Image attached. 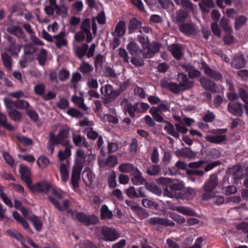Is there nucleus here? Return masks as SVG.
Returning <instances> with one entry per match:
<instances>
[{"label":"nucleus","mask_w":248,"mask_h":248,"mask_svg":"<svg viewBox=\"0 0 248 248\" xmlns=\"http://www.w3.org/2000/svg\"><path fill=\"white\" fill-rule=\"evenodd\" d=\"M218 184L217 174L216 173L211 174L209 179L205 182L203 186V193L202 194V199L207 201L214 198L216 194L214 190Z\"/></svg>","instance_id":"obj_1"},{"label":"nucleus","mask_w":248,"mask_h":248,"mask_svg":"<svg viewBox=\"0 0 248 248\" xmlns=\"http://www.w3.org/2000/svg\"><path fill=\"white\" fill-rule=\"evenodd\" d=\"M31 190L33 192H43L47 193L51 192L59 199H62V194L55 189L51 184L46 181H42L33 185L31 187Z\"/></svg>","instance_id":"obj_2"},{"label":"nucleus","mask_w":248,"mask_h":248,"mask_svg":"<svg viewBox=\"0 0 248 248\" xmlns=\"http://www.w3.org/2000/svg\"><path fill=\"white\" fill-rule=\"evenodd\" d=\"M48 199L50 202L55 206L60 211L66 210L67 213L69 214L70 216L74 219H78V212L73 211L69 207V202L68 200L63 201V206H61L57 200L51 196H49Z\"/></svg>","instance_id":"obj_3"},{"label":"nucleus","mask_w":248,"mask_h":248,"mask_svg":"<svg viewBox=\"0 0 248 248\" xmlns=\"http://www.w3.org/2000/svg\"><path fill=\"white\" fill-rule=\"evenodd\" d=\"M227 132V129H213L210 132L214 135V136H207L205 137V140L213 143L219 144L226 140V137L223 133Z\"/></svg>","instance_id":"obj_4"},{"label":"nucleus","mask_w":248,"mask_h":248,"mask_svg":"<svg viewBox=\"0 0 248 248\" xmlns=\"http://www.w3.org/2000/svg\"><path fill=\"white\" fill-rule=\"evenodd\" d=\"M184 185L182 183H171L166 186L163 191V195L171 198H179V192L183 189Z\"/></svg>","instance_id":"obj_5"},{"label":"nucleus","mask_w":248,"mask_h":248,"mask_svg":"<svg viewBox=\"0 0 248 248\" xmlns=\"http://www.w3.org/2000/svg\"><path fill=\"white\" fill-rule=\"evenodd\" d=\"M90 20L89 18H86L81 25V31H78V42L84 39L86 34V41L90 43L93 39L92 35L90 31Z\"/></svg>","instance_id":"obj_6"},{"label":"nucleus","mask_w":248,"mask_h":248,"mask_svg":"<svg viewBox=\"0 0 248 248\" xmlns=\"http://www.w3.org/2000/svg\"><path fill=\"white\" fill-rule=\"evenodd\" d=\"M101 238L106 241H114L120 237L116 230L106 226L101 228Z\"/></svg>","instance_id":"obj_7"},{"label":"nucleus","mask_w":248,"mask_h":248,"mask_svg":"<svg viewBox=\"0 0 248 248\" xmlns=\"http://www.w3.org/2000/svg\"><path fill=\"white\" fill-rule=\"evenodd\" d=\"M19 172L21 179L27 184L31 189L32 181L31 177V169L27 166L21 165L19 166Z\"/></svg>","instance_id":"obj_8"},{"label":"nucleus","mask_w":248,"mask_h":248,"mask_svg":"<svg viewBox=\"0 0 248 248\" xmlns=\"http://www.w3.org/2000/svg\"><path fill=\"white\" fill-rule=\"evenodd\" d=\"M148 222L151 226H174L175 223L173 221L167 218H162L158 217H154L150 218Z\"/></svg>","instance_id":"obj_9"},{"label":"nucleus","mask_w":248,"mask_h":248,"mask_svg":"<svg viewBox=\"0 0 248 248\" xmlns=\"http://www.w3.org/2000/svg\"><path fill=\"white\" fill-rule=\"evenodd\" d=\"M7 39L8 42L7 51L13 56H18L20 52L22 46L16 44V39L11 36H8Z\"/></svg>","instance_id":"obj_10"},{"label":"nucleus","mask_w":248,"mask_h":248,"mask_svg":"<svg viewBox=\"0 0 248 248\" xmlns=\"http://www.w3.org/2000/svg\"><path fill=\"white\" fill-rule=\"evenodd\" d=\"M78 221L86 226L96 224L98 218L95 216L87 215L82 213H78Z\"/></svg>","instance_id":"obj_11"},{"label":"nucleus","mask_w":248,"mask_h":248,"mask_svg":"<svg viewBox=\"0 0 248 248\" xmlns=\"http://www.w3.org/2000/svg\"><path fill=\"white\" fill-rule=\"evenodd\" d=\"M69 24L70 25L69 31L75 33L73 48L75 56L78 57V32H76L75 30V28L78 25V17L72 16L69 21Z\"/></svg>","instance_id":"obj_12"},{"label":"nucleus","mask_w":248,"mask_h":248,"mask_svg":"<svg viewBox=\"0 0 248 248\" xmlns=\"http://www.w3.org/2000/svg\"><path fill=\"white\" fill-rule=\"evenodd\" d=\"M177 80L183 91L190 89L193 86V82L190 80L187 76L183 73L178 75Z\"/></svg>","instance_id":"obj_13"},{"label":"nucleus","mask_w":248,"mask_h":248,"mask_svg":"<svg viewBox=\"0 0 248 248\" xmlns=\"http://www.w3.org/2000/svg\"><path fill=\"white\" fill-rule=\"evenodd\" d=\"M75 165L73 168L71 183L75 192L78 190V149L76 150L75 157Z\"/></svg>","instance_id":"obj_14"},{"label":"nucleus","mask_w":248,"mask_h":248,"mask_svg":"<svg viewBox=\"0 0 248 248\" xmlns=\"http://www.w3.org/2000/svg\"><path fill=\"white\" fill-rule=\"evenodd\" d=\"M202 66L204 69V73L207 76L216 81L222 80V76L219 72L212 69L205 62L202 63Z\"/></svg>","instance_id":"obj_15"},{"label":"nucleus","mask_w":248,"mask_h":248,"mask_svg":"<svg viewBox=\"0 0 248 248\" xmlns=\"http://www.w3.org/2000/svg\"><path fill=\"white\" fill-rule=\"evenodd\" d=\"M69 128L67 127H62L60 129L59 133L55 137L58 140L59 144L66 145L69 143V140H66L69 136Z\"/></svg>","instance_id":"obj_16"},{"label":"nucleus","mask_w":248,"mask_h":248,"mask_svg":"<svg viewBox=\"0 0 248 248\" xmlns=\"http://www.w3.org/2000/svg\"><path fill=\"white\" fill-rule=\"evenodd\" d=\"M228 111L236 116H241L243 115L242 104L240 103H229L228 105Z\"/></svg>","instance_id":"obj_17"},{"label":"nucleus","mask_w":248,"mask_h":248,"mask_svg":"<svg viewBox=\"0 0 248 248\" xmlns=\"http://www.w3.org/2000/svg\"><path fill=\"white\" fill-rule=\"evenodd\" d=\"M160 47L161 45L158 42H154L151 44L149 43L148 46L144 48L147 49L145 57L149 58H152L159 51Z\"/></svg>","instance_id":"obj_18"},{"label":"nucleus","mask_w":248,"mask_h":248,"mask_svg":"<svg viewBox=\"0 0 248 248\" xmlns=\"http://www.w3.org/2000/svg\"><path fill=\"white\" fill-rule=\"evenodd\" d=\"M246 60L242 54L236 55L232 61V66L236 69H239L245 67Z\"/></svg>","instance_id":"obj_19"},{"label":"nucleus","mask_w":248,"mask_h":248,"mask_svg":"<svg viewBox=\"0 0 248 248\" xmlns=\"http://www.w3.org/2000/svg\"><path fill=\"white\" fill-rule=\"evenodd\" d=\"M200 82L205 90L213 93L217 92L216 84L214 81L204 77H202L200 79Z\"/></svg>","instance_id":"obj_20"},{"label":"nucleus","mask_w":248,"mask_h":248,"mask_svg":"<svg viewBox=\"0 0 248 248\" xmlns=\"http://www.w3.org/2000/svg\"><path fill=\"white\" fill-rule=\"evenodd\" d=\"M117 158L114 155H111L108 156L106 160L102 159L99 160L100 166L104 167L106 166L112 168L117 164Z\"/></svg>","instance_id":"obj_21"},{"label":"nucleus","mask_w":248,"mask_h":248,"mask_svg":"<svg viewBox=\"0 0 248 248\" xmlns=\"http://www.w3.org/2000/svg\"><path fill=\"white\" fill-rule=\"evenodd\" d=\"M196 195V191L192 188H187L179 192V198L181 199L191 200Z\"/></svg>","instance_id":"obj_22"},{"label":"nucleus","mask_w":248,"mask_h":248,"mask_svg":"<svg viewBox=\"0 0 248 248\" xmlns=\"http://www.w3.org/2000/svg\"><path fill=\"white\" fill-rule=\"evenodd\" d=\"M175 154L177 156L194 158L196 154L190 150V148H184L175 151Z\"/></svg>","instance_id":"obj_23"},{"label":"nucleus","mask_w":248,"mask_h":248,"mask_svg":"<svg viewBox=\"0 0 248 248\" xmlns=\"http://www.w3.org/2000/svg\"><path fill=\"white\" fill-rule=\"evenodd\" d=\"M126 31L125 22L121 20L118 22L115 27V31L112 33L113 36L121 37L123 36Z\"/></svg>","instance_id":"obj_24"},{"label":"nucleus","mask_w":248,"mask_h":248,"mask_svg":"<svg viewBox=\"0 0 248 248\" xmlns=\"http://www.w3.org/2000/svg\"><path fill=\"white\" fill-rule=\"evenodd\" d=\"M214 0H201L199 3L200 10L204 13H208L210 9L214 7Z\"/></svg>","instance_id":"obj_25"},{"label":"nucleus","mask_w":248,"mask_h":248,"mask_svg":"<svg viewBox=\"0 0 248 248\" xmlns=\"http://www.w3.org/2000/svg\"><path fill=\"white\" fill-rule=\"evenodd\" d=\"M54 9L56 14L58 15L63 16H65L67 14L68 9L64 0H61L60 4L56 5Z\"/></svg>","instance_id":"obj_26"},{"label":"nucleus","mask_w":248,"mask_h":248,"mask_svg":"<svg viewBox=\"0 0 248 248\" xmlns=\"http://www.w3.org/2000/svg\"><path fill=\"white\" fill-rule=\"evenodd\" d=\"M181 32L186 35L194 34L196 30L192 23L183 24L179 26Z\"/></svg>","instance_id":"obj_27"},{"label":"nucleus","mask_w":248,"mask_h":248,"mask_svg":"<svg viewBox=\"0 0 248 248\" xmlns=\"http://www.w3.org/2000/svg\"><path fill=\"white\" fill-rule=\"evenodd\" d=\"M59 141L57 138L55 137V135L51 133L50 134V138L47 143V149L49 153V154L51 155L53 154L54 151V145H59Z\"/></svg>","instance_id":"obj_28"},{"label":"nucleus","mask_w":248,"mask_h":248,"mask_svg":"<svg viewBox=\"0 0 248 248\" xmlns=\"http://www.w3.org/2000/svg\"><path fill=\"white\" fill-rule=\"evenodd\" d=\"M132 175L133 176V177L132 178L131 181L135 185H142L146 181V180L142 176L141 173L138 169Z\"/></svg>","instance_id":"obj_29"},{"label":"nucleus","mask_w":248,"mask_h":248,"mask_svg":"<svg viewBox=\"0 0 248 248\" xmlns=\"http://www.w3.org/2000/svg\"><path fill=\"white\" fill-rule=\"evenodd\" d=\"M7 31L10 34H13L18 37H22L24 35V32L21 27L19 26H10L7 28Z\"/></svg>","instance_id":"obj_30"},{"label":"nucleus","mask_w":248,"mask_h":248,"mask_svg":"<svg viewBox=\"0 0 248 248\" xmlns=\"http://www.w3.org/2000/svg\"><path fill=\"white\" fill-rule=\"evenodd\" d=\"M137 169L129 163H123L119 166V170L120 171L124 173H130L131 174L134 173V171H136Z\"/></svg>","instance_id":"obj_31"},{"label":"nucleus","mask_w":248,"mask_h":248,"mask_svg":"<svg viewBox=\"0 0 248 248\" xmlns=\"http://www.w3.org/2000/svg\"><path fill=\"white\" fill-rule=\"evenodd\" d=\"M188 16V13L185 10H179L176 12L177 24L180 26L183 24Z\"/></svg>","instance_id":"obj_32"},{"label":"nucleus","mask_w":248,"mask_h":248,"mask_svg":"<svg viewBox=\"0 0 248 248\" xmlns=\"http://www.w3.org/2000/svg\"><path fill=\"white\" fill-rule=\"evenodd\" d=\"M164 123L167 124L164 127V130L173 137L177 139L179 138L180 134L178 131H176L174 125L168 121H165Z\"/></svg>","instance_id":"obj_33"},{"label":"nucleus","mask_w":248,"mask_h":248,"mask_svg":"<svg viewBox=\"0 0 248 248\" xmlns=\"http://www.w3.org/2000/svg\"><path fill=\"white\" fill-rule=\"evenodd\" d=\"M120 93L121 92L120 90H113L111 92L105 95L103 100L104 103L106 104L114 101L120 95Z\"/></svg>","instance_id":"obj_34"},{"label":"nucleus","mask_w":248,"mask_h":248,"mask_svg":"<svg viewBox=\"0 0 248 248\" xmlns=\"http://www.w3.org/2000/svg\"><path fill=\"white\" fill-rule=\"evenodd\" d=\"M230 172L235 180L241 179L243 175V170L239 165L233 166L230 170Z\"/></svg>","instance_id":"obj_35"},{"label":"nucleus","mask_w":248,"mask_h":248,"mask_svg":"<svg viewBox=\"0 0 248 248\" xmlns=\"http://www.w3.org/2000/svg\"><path fill=\"white\" fill-rule=\"evenodd\" d=\"M64 32L62 31L59 34L54 36L56 39L55 45L58 48H61L62 46L67 45V41L64 38Z\"/></svg>","instance_id":"obj_36"},{"label":"nucleus","mask_w":248,"mask_h":248,"mask_svg":"<svg viewBox=\"0 0 248 248\" xmlns=\"http://www.w3.org/2000/svg\"><path fill=\"white\" fill-rule=\"evenodd\" d=\"M146 173L151 176H157L161 174L160 167L158 165H153L147 168Z\"/></svg>","instance_id":"obj_37"},{"label":"nucleus","mask_w":248,"mask_h":248,"mask_svg":"<svg viewBox=\"0 0 248 248\" xmlns=\"http://www.w3.org/2000/svg\"><path fill=\"white\" fill-rule=\"evenodd\" d=\"M170 50L174 57L177 60L181 59L183 55L182 48L177 44L173 45L170 47Z\"/></svg>","instance_id":"obj_38"},{"label":"nucleus","mask_w":248,"mask_h":248,"mask_svg":"<svg viewBox=\"0 0 248 248\" xmlns=\"http://www.w3.org/2000/svg\"><path fill=\"white\" fill-rule=\"evenodd\" d=\"M3 65L7 70H10L12 67V57L7 53L4 52L1 55Z\"/></svg>","instance_id":"obj_39"},{"label":"nucleus","mask_w":248,"mask_h":248,"mask_svg":"<svg viewBox=\"0 0 248 248\" xmlns=\"http://www.w3.org/2000/svg\"><path fill=\"white\" fill-rule=\"evenodd\" d=\"M141 22L138 20L136 18L134 17L131 19L128 23V32L129 33H132L134 31L140 27Z\"/></svg>","instance_id":"obj_40"},{"label":"nucleus","mask_w":248,"mask_h":248,"mask_svg":"<svg viewBox=\"0 0 248 248\" xmlns=\"http://www.w3.org/2000/svg\"><path fill=\"white\" fill-rule=\"evenodd\" d=\"M29 219L36 231H40L42 229L43 224L38 217L33 215L30 216Z\"/></svg>","instance_id":"obj_41"},{"label":"nucleus","mask_w":248,"mask_h":248,"mask_svg":"<svg viewBox=\"0 0 248 248\" xmlns=\"http://www.w3.org/2000/svg\"><path fill=\"white\" fill-rule=\"evenodd\" d=\"M8 115L10 119L14 122H19L22 118V114L16 109H12L8 111Z\"/></svg>","instance_id":"obj_42"},{"label":"nucleus","mask_w":248,"mask_h":248,"mask_svg":"<svg viewBox=\"0 0 248 248\" xmlns=\"http://www.w3.org/2000/svg\"><path fill=\"white\" fill-rule=\"evenodd\" d=\"M183 67L187 71L190 78H194L200 77V72L198 70L195 69L193 67L186 65L183 66Z\"/></svg>","instance_id":"obj_43"},{"label":"nucleus","mask_w":248,"mask_h":248,"mask_svg":"<svg viewBox=\"0 0 248 248\" xmlns=\"http://www.w3.org/2000/svg\"><path fill=\"white\" fill-rule=\"evenodd\" d=\"M60 169L62 180L64 182L67 181L69 175L67 166L64 163H62L60 164Z\"/></svg>","instance_id":"obj_44"},{"label":"nucleus","mask_w":248,"mask_h":248,"mask_svg":"<svg viewBox=\"0 0 248 248\" xmlns=\"http://www.w3.org/2000/svg\"><path fill=\"white\" fill-rule=\"evenodd\" d=\"M127 49L132 55H137L140 53V49L135 42H130L127 46Z\"/></svg>","instance_id":"obj_45"},{"label":"nucleus","mask_w":248,"mask_h":248,"mask_svg":"<svg viewBox=\"0 0 248 248\" xmlns=\"http://www.w3.org/2000/svg\"><path fill=\"white\" fill-rule=\"evenodd\" d=\"M181 5L188 13V12H194L197 8L196 5L193 4L190 0H183V2Z\"/></svg>","instance_id":"obj_46"},{"label":"nucleus","mask_w":248,"mask_h":248,"mask_svg":"<svg viewBox=\"0 0 248 248\" xmlns=\"http://www.w3.org/2000/svg\"><path fill=\"white\" fill-rule=\"evenodd\" d=\"M100 212L101 219H110L113 216L111 211H109L108 206L105 204L102 206L100 209Z\"/></svg>","instance_id":"obj_47"},{"label":"nucleus","mask_w":248,"mask_h":248,"mask_svg":"<svg viewBox=\"0 0 248 248\" xmlns=\"http://www.w3.org/2000/svg\"><path fill=\"white\" fill-rule=\"evenodd\" d=\"M174 210L185 215L188 216H195L196 215L194 211L190 210V208L185 206H177Z\"/></svg>","instance_id":"obj_48"},{"label":"nucleus","mask_w":248,"mask_h":248,"mask_svg":"<svg viewBox=\"0 0 248 248\" xmlns=\"http://www.w3.org/2000/svg\"><path fill=\"white\" fill-rule=\"evenodd\" d=\"M0 126H2L9 130H13V126L7 122V116L0 112Z\"/></svg>","instance_id":"obj_49"},{"label":"nucleus","mask_w":248,"mask_h":248,"mask_svg":"<svg viewBox=\"0 0 248 248\" xmlns=\"http://www.w3.org/2000/svg\"><path fill=\"white\" fill-rule=\"evenodd\" d=\"M82 176L85 183L88 184H91L94 177L92 172L89 170H85L82 173Z\"/></svg>","instance_id":"obj_50"},{"label":"nucleus","mask_w":248,"mask_h":248,"mask_svg":"<svg viewBox=\"0 0 248 248\" xmlns=\"http://www.w3.org/2000/svg\"><path fill=\"white\" fill-rule=\"evenodd\" d=\"M145 187L149 191L158 195H161L162 193L161 189L153 183H145Z\"/></svg>","instance_id":"obj_51"},{"label":"nucleus","mask_w":248,"mask_h":248,"mask_svg":"<svg viewBox=\"0 0 248 248\" xmlns=\"http://www.w3.org/2000/svg\"><path fill=\"white\" fill-rule=\"evenodd\" d=\"M228 20L224 17L221 18L220 22V26L227 34H230L232 31V29L228 25Z\"/></svg>","instance_id":"obj_52"},{"label":"nucleus","mask_w":248,"mask_h":248,"mask_svg":"<svg viewBox=\"0 0 248 248\" xmlns=\"http://www.w3.org/2000/svg\"><path fill=\"white\" fill-rule=\"evenodd\" d=\"M46 57L47 51L44 48H42L37 57V60L40 65L44 66L45 64L46 61Z\"/></svg>","instance_id":"obj_53"},{"label":"nucleus","mask_w":248,"mask_h":248,"mask_svg":"<svg viewBox=\"0 0 248 248\" xmlns=\"http://www.w3.org/2000/svg\"><path fill=\"white\" fill-rule=\"evenodd\" d=\"M78 179L80 178L79 173L82 168V165L85 162V157L86 155L84 154L83 152L78 149Z\"/></svg>","instance_id":"obj_54"},{"label":"nucleus","mask_w":248,"mask_h":248,"mask_svg":"<svg viewBox=\"0 0 248 248\" xmlns=\"http://www.w3.org/2000/svg\"><path fill=\"white\" fill-rule=\"evenodd\" d=\"M81 72L84 75H89L93 70V67L88 63L83 62L79 67Z\"/></svg>","instance_id":"obj_55"},{"label":"nucleus","mask_w":248,"mask_h":248,"mask_svg":"<svg viewBox=\"0 0 248 248\" xmlns=\"http://www.w3.org/2000/svg\"><path fill=\"white\" fill-rule=\"evenodd\" d=\"M37 163L39 167L44 168L49 164L50 160L47 157L41 155L38 158Z\"/></svg>","instance_id":"obj_56"},{"label":"nucleus","mask_w":248,"mask_h":248,"mask_svg":"<svg viewBox=\"0 0 248 248\" xmlns=\"http://www.w3.org/2000/svg\"><path fill=\"white\" fill-rule=\"evenodd\" d=\"M150 113L156 122L164 123L165 121H164L163 118L160 115L159 112L157 111V109H156L155 107L151 108L150 109Z\"/></svg>","instance_id":"obj_57"},{"label":"nucleus","mask_w":248,"mask_h":248,"mask_svg":"<svg viewBox=\"0 0 248 248\" xmlns=\"http://www.w3.org/2000/svg\"><path fill=\"white\" fill-rule=\"evenodd\" d=\"M30 107L29 103L25 100L18 99L16 100V108L19 109H24Z\"/></svg>","instance_id":"obj_58"},{"label":"nucleus","mask_w":248,"mask_h":248,"mask_svg":"<svg viewBox=\"0 0 248 248\" xmlns=\"http://www.w3.org/2000/svg\"><path fill=\"white\" fill-rule=\"evenodd\" d=\"M17 139L24 146H29L33 144V140L31 139L24 136H18L17 137Z\"/></svg>","instance_id":"obj_59"},{"label":"nucleus","mask_w":248,"mask_h":248,"mask_svg":"<svg viewBox=\"0 0 248 248\" xmlns=\"http://www.w3.org/2000/svg\"><path fill=\"white\" fill-rule=\"evenodd\" d=\"M34 91L37 95L43 96L45 93L46 87L44 84H38L34 86Z\"/></svg>","instance_id":"obj_60"},{"label":"nucleus","mask_w":248,"mask_h":248,"mask_svg":"<svg viewBox=\"0 0 248 248\" xmlns=\"http://www.w3.org/2000/svg\"><path fill=\"white\" fill-rule=\"evenodd\" d=\"M169 90L175 94H178L180 92L183 91L179 83L170 82Z\"/></svg>","instance_id":"obj_61"},{"label":"nucleus","mask_w":248,"mask_h":248,"mask_svg":"<svg viewBox=\"0 0 248 248\" xmlns=\"http://www.w3.org/2000/svg\"><path fill=\"white\" fill-rule=\"evenodd\" d=\"M3 156L6 162L12 168L15 167V160L8 152H4Z\"/></svg>","instance_id":"obj_62"},{"label":"nucleus","mask_w":248,"mask_h":248,"mask_svg":"<svg viewBox=\"0 0 248 248\" xmlns=\"http://www.w3.org/2000/svg\"><path fill=\"white\" fill-rule=\"evenodd\" d=\"M239 96L245 104H248V93L247 91L243 88H239L238 89Z\"/></svg>","instance_id":"obj_63"},{"label":"nucleus","mask_w":248,"mask_h":248,"mask_svg":"<svg viewBox=\"0 0 248 248\" xmlns=\"http://www.w3.org/2000/svg\"><path fill=\"white\" fill-rule=\"evenodd\" d=\"M125 192L127 196L130 198H138V193L135 188L133 186H130L128 188L125 190Z\"/></svg>","instance_id":"obj_64"}]
</instances>
